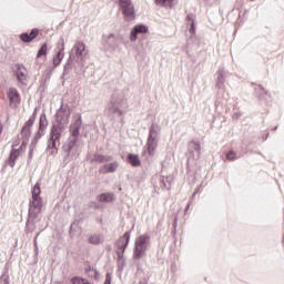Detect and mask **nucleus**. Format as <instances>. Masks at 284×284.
Masks as SVG:
<instances>
[{
  "label": "nucleus",
  "mask_w": 284,
  "mask_h": 284,
  "mask_svg": "<svg viewBox=\"0 0 284 284\" xmlns=\"http://www.w3.org/2000/svg\"><path fill=\"white\" fill-rule=\"evenodd\" d=\"M17 145H19V140H17L16 142H13L12 148H14V146H17Z\"/></svg>",
  "instance_id": "c756f323"
},
{
  "label": "nucleus",
  "mask_w": 284,
  "mask_h": 284,
  "mask_svg": "<svg viewBox=\"0 0 284 284\" xmlns=\"http://www.w3.org/2000/svg\"><path fill=\"white\" fill-rule=\"evenodd\" d=\"M31 200L29 203V219H37L43 210V197H41V183L37 182L31 191Z\"/></svg>",
  "instance_id": "f257e3e1"
},
{
  "label": "nucleus",
  "mask_w": 284,
  "mask_h": 284,
  "mask_svg": "<svg viewBox=\"0 0 284 284\" xmlns=\"http://www.w3.org/2000/svg\"><path fill=\"white\" fill-rule=\"evenodd\" d=\"M150 246V235L142 234L135 239L133 258L139 260L145 256L148 247Z\"/></svg>",
  "instance_id": "f03ea898"
},
{
  "label": "nucleus",
  "mask_w": 284,
  "mask_h": 284,
  "mask_svg": "<svg viewBox=\"0 0 284 284\" xmlns=\"http://www.w3.org/2000/svg\"><path fill=\"white\" fill-rule=\"evenodd\" d=\"M3 132V124L0 123V134Z\"/></svg>",
  "instance_id": "7c9ffc66"
},
{
  "label": "nucleus",
  "mask_w": 284,
  "mask_h": 284,
  "mask_svg": "<svg viewBox=\"0 0 284 284\" xmlns=\"http://www.w3.org/2000/svg\"><path fill=\"white\" fill-rule=\"evenodd\" d=\"M154 134H156V132H154V128H151L149 132V139L146 142L148 154L150 156H154V152L156 151V148H159V142L156 141V138H154Z\"/></svg>",
  "instance_id": "39448f33"
},
{
  "label": "nucleus",
  "mask_w": 284,
  "mask_h": 284,
  "mask_svg": "<svg viewBox=\"0 0 284 284\" xmlns=\"http://www.w3.org/2000/svg\"><path fill=\"white\" fill-rule=\"evenodd\" d=\"M84 281H85V278H82V277H73L72 280H71V283L72 284H83L84 283Z\"/></svg>",
  "instance_id": "393cba45"
},
{
  "label": "nucleus",
  "mask_w": 284,
  "mask_h": 284,
  "mask_svg": "<svg viewBox=\"0 0 284 284\" xmlns=\"http://www.w3.org/2000/svg\"><path fill=\"white\" fill-rule=\"evenodd\" d=\"M97 200L99 203H112L114 201V194L113 193H102L98 195Z\"/></svg>",
  "instance_id": "a211bd4d"
},
{
  "label": "nucleus",
  "mask_w": 284,
  "mask_h": 284,
  "mask_svg": "<svg viewBox=\"0 0 284 284\" xmlns=\"http://www.w3.org/2000/svg\"><path fill=\"white\" fill-rule=\"evenodd\" d=\"M81 130V121H77L74 124L70 126V134L73 138L71 142V148L74 146L77 140L79 139V131Z\"/></svg>",
  "instance_id": "f8f14e48"
},
{
  "label": "nucleus",
  "mask_w": 284,
  "mask_h": 284,
  "mask_svg": "<svg viewBox=\"0 0 284 284\" xmlns=\"http://www.w3.org/2000/svg\"><path fill=\"white\" fill-rule=\"evenodd\" d=\"M126 161H128V163H130V165H132V168L141 166V159H139V155H136V154L130 153L126 156Z\"/></svg>",
  "instance_id": "f3484780"
},
{
  "label": "nucleus",
  "mask_w": 284,
  "mask_h": 284,
  "mask_svg": "<svg viewBox=\"0 0 284 284\" xmlns=\"http://www.w3.org/2000/svg\"><path fill=\"white\" fill-rule=\"evenodd\" d=\"M7 97L11 105H19V103H21V94H19V90L14 88L8 90Z\"/></svg>",
  "instance_id": "9d476101"
},
{
  "label": "nucleus",
  "mask_w": 284,
  "mask_h": 284,
  "mask_svg": "<svg viewBox=\"0 0 284 284\" xmlns=\"http://www.w3.org/2000/svg\"><path fill=\"white\" fill-rule=\"evenodd\" d=\"M189 31L191 32V34H194V21H192V24Z\"/></svg>",
  "instance_id": "c85d7f7f"
},
{
  "label": "nucleus",
  "mask_w": 284,
  "mask_h": 284,
  "mask_svg": "<svg viewBox=\"0 0 284 284\" xmlns=\"http://www.w3.org/2000/svg\"><path fill=\"white\" fill-rule=\"evenodd\" d=\"M156 6H162L163 8H169L172 10L179 3V0H155Z\"/></svg>",
  "instance_id": "dca6fc26"
},
{
  "label": "nucleus",
  "mask_w": 284,
  "mask_h": 284,
  "mask_svg": "<svg viewBox=\"0 0 284 284\" xmlns=\"http://www.w3.org/2000/svg\"><path fill=\"white\" fill-rule=\"evenodd\" d=\"M63 130L59 124H54L51 128V132L49 135V141H48V150L50 151V154H57L59 152V140L61 139Z\"/></svg>",
  "instance_id": "7ed1b4c3"
},
{
  "label": "nucleus",
  "mask_w": 284,
  "mask_h": 284,
  "mask_svg": "<svg viewBox=\"0 0 284 284\" xmlns=\"http://www.w3.org/2000/svg\"><path fill=\"white\" fill-rule=\"evenodd\" d=\"M13 70L19 83H21V85H28V69L22 64H16Z\"/></svg>",
  "instance_id": "423d86ee"
},
{
  "label": "nucleus",
  "mask_w": 284,
  "mask_h": 284,
  "mask_svg": "<svg viewBox=\"0 0 284 284\" xmlns=\"http://www.w3.org/2000/svg\"><path fill=\"white\" fill-rule=\"evenodd\" d=\"M119 6L124 14V21H134L136 12L134 11L132 0H119Z\"/></svg>",
  "instance_id": "20e7f679"
},
{
  "label": "nucleus",
  "mask_w": 284,
  "mask_h": 284,
  "mask_svg": "<svg viewBox=\"0 0 284 284\" xmlns=\"http://www.w3.org/2000/svg\"><path fill=\"white\" fill-rule=\"evenodd\" d=\"M251 1H254V0H251Z\"/></svg>",
  "instance_id": "72a5a7b5"
},
{
  "label": "nucleus",
  "mask_w": 284,
  "mask_h": 284,
  "mask_svg": "<svg viewBox=\"0 0 284 284\" xmlns=\"http://www.w3.org/2000/svg\"><path fill=\"white\" fill-rule=\"evenodd\" d=\"M93 161H95L97 163H108L110 161H112V156L108 155H101V154H97L93 159Z\"/></svg>",
  "instance_id": "aec40b11"
},
{
  "label": "nucleus",
  "mask_w": 284,
  "mask_h": 284,
  "mask_svg": "<svg viewBox=\"0 0 284 284\" xmlns=\"http://www.w3.org/2000/svg\"><path fill=\"white\" fill-rule=\"evenodd\" d=\"M139 34H148V28L144 24L135 26L130 33V41H136Z\"/></svg>",
  "instance_id": "9b49d317"
},
{
  "label": "nucleus",
  "mask_w": 284,
  "mask_h": 284,
  "mask_svg": "<svg viewBox=\"0 0 284 284\" xmlns=\"http://www.w3.org/2000/svg\"><path fill=\"white\" fill-rule=\"evenodd\" d=\"M104 284H112V276H110V274H106Z\"/></svg>",
  "instance_id": "cd10ccee"
},
{
  "label": "nucleus",
  "mask_w": 284,
  "mask_h": 284,
  "mask_svg": "<svg viewBox=\"0 0 284 284\" xmlns=\"http://www.w3.org/2000/svg\"><path fill=\"white\" fill-rule=\"evenodd\" d=\"M82 284H91V283L88 282V280H84V282H82Z\"/></svg>",
  "instance_id": "473e14b6"
},
{
  "label": "nucleus",
  "mask_w": 284,
  "mask_h": 284,
  "mask_svg": "<svg viewBox=\"0 0 284 284\" xmlns=\"http://www.w3.org/2000/svg\"><path fill=\"white\" fill-rule=\"evenodd\" d=\"M47 54H48V43H44V44H42V47L38 51L37 57L39 59L40 57H45Z\"/></svg>",
  "instance_id": "4be33fe9"
},
{
  "label": "nucleus",
  "mask_w": 284,
  "mask_h": 284,
  "mask_svg": "<svg viewBox=\"0 0 284 284\" xmlns=\"http://www.w3.org/2000/svg\"><path fill=\"white\" fill-rule=\"evenodd\" d=\"M45 128H48V123L45 121H43V118H40L38 134H43V132H45Z\"/></svg>",
  "instance_id": "5701e85b"
},
{
  "label": "nucleus",
  "mask_w": 284,
  "mask_h": 284,
  "mask_svg": "<svg viewBox=\"0 0 284 284\" xmlns=\"http://www.w3.org/2000/svg\"><path fill=\"white\" fill-rule=\"evenodd\" d=\"M187 21H194V20H192L191 16H187Z\"/></svg>",
  "instance_id": "2f4dec72"
},
{
  "label": "nucleus",
  "mask_w": 284,
  "mask_h": 284,
  "mask_svg": "<svg viewBox=\"0 0 284 284\" xmlns=\"http://www.w3.org/2000/svg\"><path fill=\"white\" fill-rule=\"evenodd\" d=\"M57 55L53 58V65L54 68H57V65H61V61H63V50H65V44L63 43V41L58 42L57 44Z\"/></svg>",
  "instance_id": "1a4fd4ad"
},
{
  "label": "nucleus",
  "mask_w": 284,
  "mask_h": 284,
  "mask_svg": "<svg viewBox=\"0 0 284 284\" xmlns=\"http://www.w3.org/2000/svg\"><path fill=\"white\" fill-rule=\"evenodd\" d=\"M130 243V232H125L123 234V236H121L118 241H116V247H118V254L119 256H121V254L125 253V248L128 247Z\"/></svg>",
  "instance_id": "6e6552de"
},
{
  "label": "nucleus",
  "mask_w": 284,
  "mask_h": 284,
  "mask_svg": "<svg viewBox=\"0 0 284 284\" xmlns=\"http://www.w3.org/2000/svg\"><path fill=\"white\" fill-rule=\"evenodd\" d=\"M28 141H29V140L22 139V143H21V145H20V149H19V150H23V149H26V145H28Z\"/></svg>",
  "instance_id": "a878e982"
},
{
  "label": "nucleus",
  "mask_w": 284,
  "mask_h": 284,
  "mask_svg": "<svg viewBox=\"0 0 284 284\" xmlns=\"http://www.w3.org/2000/svg\"><path fill=\"white\" fill-rule=\"evenodd\" d=\"M194 145V150H196V152H201V144L199 142H193Z\"/></svg>",
  "instance_id": "bb28decb"
},
{
  "label": "nucleus",
  "mask_w": 284,
  "mask_h": 284,
  "mask_svg": "<svg viewBox=\"0 0 284 284\" xmlns=\"http://www.w3.org/2000/svg\"><path fill=\"white\" fill-rule=\"evenodd\" d=\"M19 154H20L19 150L12 149L10 159H9L10 168H14V164L17 163V160L19 159Z\"/></svg>",
  "instance_id": "6ab92c4d"
},
{
  "label": "nucleus",
  "mask_w": 284,
  "mask_h": 284,
  "mask_svg": "<svg viewBox=\"0 0 284 284\" xmlns=\"http://www.w3.org/2000/svg\"><path fill=\"white\" fill-rule=\"evenodd\" d=\"M89 243H91V245H99L102 243V240H101V235H91L89 237Z\"/></svg>",
  "instance_id": "412c9836"
},
{
  "label": "nucleus",
  "mask_w": 284,
  "mask_h": 284,
  "mask_svg": "<svg viewBox=\"0 0 284 284\" xmlns=\"http://www.w3.org/2000/svg\"><path fill=\"white\" fill-rule=\"evenodd\" d=\"M37 37H39V30L33 29L30 33H22L20 39L23 43H30L31 41H34Z\"/></svg>",
  "instance_id": "4468645a"
},
{
  "label": "nucleus",
  "mask_w": 284,
  "mask_h": 284,
  "mask_svg": "<svg viewBox=\"0 0 284 284\" xmlns=\"http://www.w3.org/2000/svg\"><path fill=\"white\" fill-rule=\"evenodd\" d=\"M37 121V118L31 116L22 126L21 129V136L26 141H30V136L32 135V125H34V122Z\"/></svg>",
  "instance_id": "0eeeda50"
},
{
  "label": "nucleus",
  "mask_w": 284,
  "mask_h": 284,
  "mask_svg": "<svg viewBox=\"0 0 284 284\" xmlns=\"http://www.w3.org/2000/svg\"><path fill=\"white\" fill-rule=\"evenodd\" d=\"M73 50L77 54V57H85V54H88V52H85V43L81 42V41H78L74 47H73Z\"/></svg>",
  "instance_id": "2eb2a0df"
},
{
  "label": "nucleus",
  "mask_w": 284,
  "mask_h": 284,
  "mask_svg": "<svg viewBox=\"0 0 284 284\" xmlns=\"http://www.w3.org/2000/svg\"><path fill=\"white\" fill-rule=\"evenodd\" d=\"M226 159H227L229 161H236V159H237L236 152H234V151L227 152V153H226Z\"/></svg>",
  "instance_id": "b1692460"
},
{
  "label": "nucleus",
  "mask_w": 284,
  "mask_h": 284,
  "mask_svg": "<svg viewBox=\"0 0 284 284\" xmlns=\"http://www.w3.org/2000/svg\"><path fill=\"white\" fill-rule=\"evenodd\" d=\"M119 169V162H111L100 166L99 172L100 174H110Z\"/></svg>",
  "instance_id": "ddd939ff"
}]
</instances>
